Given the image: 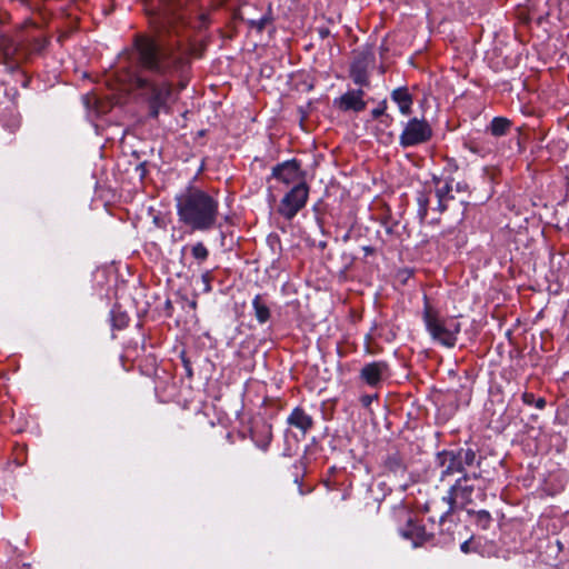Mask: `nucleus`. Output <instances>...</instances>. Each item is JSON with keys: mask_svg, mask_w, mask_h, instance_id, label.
I'll return each mask as SVG.
<instances>
[{"mask_svg": "<svg viewBox=\"0 0 569 569\" xmlns=\"http://www.w3.org/2000/svg\"><path fill=\"white\" fill-rule=\"evenodd\" d=\"M295 482L298 485L299 493L300 495H305V491L302 489L301 479H300V476L298 473L295 475Z\"/></svg>", "mask_w": 569, "mask_h": 569, "instance_id": "473e14b6", "label": "nucleus"}, {"mask_svg": "<svg viewBox=\"0 0 569 569\" xmlns=\"http://www.w3.org/2000/svg\"><path fill=\"white\" fill-rule=\"evenodd\" d=\"M112 328L121 330L128 326L129 318L126 312L112 309L110 312Z\"/></svg>", "mask_w": 569, "mask_h": 569, "instance_id": "4be33fe9", "label": "nucleus"}, {"mask_svg": "<svg viewBox=\"0 0 569 569\" xmlns=\"http://www.w3.org/2000/svg\"><path fill=\"white\" fill-rule=\"evenodd\" d=\"M433 131L425 118L413 117L405 124L399 136V144L403 149L427 143L432 138Z\"/></svg>", "mask_w": 569, "mask_h": 569, "instance_id": "0eeeda50", "label": "nucleus"}, {"mask_svg": "<svg viewBox=\"0 0 569 569\" xmlns=\"http://www.w3.org/2000/svg\"><path fill=\"white\" fill-rule=\"evenodd\" d=\"M179 87H180V90H182L186 87V83L181 81Z\"/></svg>", "mask_w": 569, "mask_h": 569, "instance_id": "58836bf2", "label": "nucleus"}, {"mask_svg": "<svg viewBox=\"0 0 569 569\" xmlns=\"http://www.w3.org/2000/svg\"><path fill=\"white\" fill-rule=\"evenodd\" d=\"M511 124V121L505 117H495L491 120L488 130L493 137H502L508 133Z\"/></svg>", "mask_w": 569, "mask_h": 569, "instance_id": "6ab92c4d", "label": "nucleus"}, {"mask_svg": "<svg viewBox=\"0 0 569 569\" xmlns=\"http://www.w3.org/2000/svg\"><path fill=\"white\" fill-rule=\"evenodd\" d=\"M49 40L40 34H18L16 38L0 36V51L7 64L17 68L33 54H41Z\"/></svg>", "mask_w": 569, "mask_h": 569, "instance_id": "7ed1b4c3", "label": "nucleus"}, {"mask_svg": "<svg viewBox=\"0 0 569 569\" xmlns=\"http://www.w3.org/2000/svg\"><path fill=\"white\" fill-rule=\"evenodd\" d=\"M385 467L395 475L403 473L406 470L405 460L399 452L389 453L385 459Z\"/></svg>", "mask_w": 569, "mask_h": 569, "instance_id": "a211bd4d", "label": "nucleus"}, {"mask_svg": "<svg viewBox=\"0 0 569 569\" xmlns=\"http://www.w3.org/2000/svg\"><path fill=\"white\" fill-rule=\"evenodd\" d=\"M363 250L367 254L372 253L373 249L371 247H363Z\"/></svg>", "mask_w": 569, "mask_h": 569, "instance_id": "c9c22d12", "label": "nucleus"}, {"mask_svg": "<svg viewBox=\"0 0 569 569\" xmlns=\"http://www.w3.org/2000/svg\"><path fill=\"white\" fill-rule=\"evenodd\" d=\"M287 422L306 435L313 426L312 417L302 408L296 407L287 418Z\"/></svg>", "mask_w": 569, "mask_h": 569, "instance_id": "2eb2a0df", "label": "nucleus"}, {"mask_svg": "<svg viewBox=\"0 0 569 569\" xmlns=\"http://www.w3.org/2000/svg\"><path fill=\"white\" fill-rule=\"evenodd\" d=\"M318 32H319V36L321 37V39H325V38L329 37V34H330V31L328 28H320L318 30Z\"/></svg>", "mask_w": 569, "mask_h": 569, "instance_id": "72a5a7b5", "label": "nucleus"}, {"mask_svg": "<svg viewBox=\"0 0 569 569\" xmlns=\"http://www.w3.org/2000/svg\"><path fill=\"white\" fill-rule=\"evenodd\" d=\"M182 362H183V367L186 369V373L189 378H191L193 376V371H192V367H191V362L186 359V358H182Z\"/></svg>", "mask_w": 569, "mask_h": 569, "instance_id": "c756f323", "label": "nucleus"}, {"mask_svg": "<svg viewBox=\"0 0 569 569\" xmlns=\"http://www.w3.org/2000/svg\"><path fill=\"white\" fill-rule=\"evenodd\" d=\"M547 402L545 398H538L535 399V402L532 406H535L537 409L542 410L546 407Z\"/></svg>", "mask_w": 569, "mask_h": 569, "instance_id": "7c9ffc66", "label": "nucleus"}, {"mask_svg": "<svg viewBox=\"0 0 569 569\" xmlns=\"http://www.w3.org/2000/svg\"><path fill=\"white\" fill-rule=\"evenodd\" d=\"M296 469H302L303 468V462L302 461H299L298 463H295L293 466Z\"/></svg>", "mask_w": 569, "mask_h": 569, "instance_id": "e433bc0d", "label": "nucleus"}, {"mask_svg": "<svg viewBox=\"0 0 569 569\" xmlns=\"http://www.w3.org/2000/svg\"><path fill=\"white\" fill-rule=\"evenodd\" d=\"M375 399H378V396L365 395L361 397L360 401L363 407H369Z\"/></svg>", "mask_w": 569, "mask_h": 569, "instance_id": "c85d7f7f", "label": "nucleus"}, {"mask_svg": "<svg viewBox=\"0 0 569 569\" xmlns=\"http://www.w3.org/2000/svg\"><path fill=\"white\" fill-rule=\"evenodd\" d=\"M365 91L362 89L349 90L338 99H335V106L341 111L360 112L366 108L363 100Z\"/></svg>", "mask_w": 569, "mask_h": 569, "instance_id": "ddd939ff", "label": "nucleus"}, {"mask_svg": "<svg viewBox=\"0 0 569 569\" xmlns=\"http://www.w3.org/2000/svg\"><path fill=\"white\" fill-rule=\"evenodd\" d=\"M187 248H188L187 246L182 247L181 252L183 253Z\"/></svg>", "mask_w": 569, "mask_h": 569, "instance_id": "a19ab883", "label": "nucleus"}, {"mask_svg": "<svg viewBox=\"0 0 569 569\" xmlns=\"http://www.w3.org/2000/svg\"><path fill=\"white\" fill-rule=\"evenodd\" d=\"M401 537L410 540L413 547H419L432 538V533L426 530V527L418 520L409 517L405 527L399 530Z\"/></svg>", "mask_w": 569, "mask_h": 569, "instance_id": "f8f14e48", "label": "nucleus"}, {"mask_svg": "<svg viewBox=\"0 0 569 569\" xmlns=\"http://www.w3.org/2000/svg\"><path fill=\"white\" fill-rule=\"evenodd\" d=\"M479 479H481V472L472 471L469 475L459 476L455 480L450 486L448 493L442 498L447 508L439 517L440 522H443L448 516L456 511V509H463L468 505L473 503L475 496H485V493L475 486V481H478Z\"/></svg>", "mask_w": 569, "mask_h": 569, "instance_id": "20e7f679", "label": "nucleus"}, {"mask_svg": "<svg viewBox=\"0 0 569 569\" xmlns=\"http://www.w3.org/2000/svg\"><path fill=\"white\" fill-rule=\"evenodd\" d=\"M271 178L287 186L305 181V173L301 171V163L297 159L286 160L276 164L271 171Z\"/></svg>", "mask_w": 569, "mask_h": 569, "instance_id": "9d476101", "label": "nucleus"}, {"mask_svg": "<svg viewBox=\"0 0 569 569\" xmlns=\"http://www.w3.org/2000/svg\"><path fill=\"white\" fill-rule=\"evenodd\" d=\"M252 308L254 311V317L260 325L266 323L270 319V317H271L270 308L264 302L261 295H257L252 299Z\"/></svg>", "mask_w": 569, "mask_h": 569, "instance_id": "f3484780", "label": "nucleus"}, {"mask_svg": "<svg viewBox=\"0 0 569 569\" xmlns=\"http://www.w3.org/2000/svg\"><path fill=\"white\" fill-rule=\"evenodd\" d=\"M179 221L193 231H210L219 217V201L208 192L189 187L176 197Z\"/></svg>", "mask_w": 569, "mask_h": 569, "instance_id": "f03ea898", "label": "nucleus"}, {"mask_svg": "<svg viewBox=\"0 0 569 569\" xmlns=\"http://www.w3.org/2000/svg\"><path fill=\"white\" fill-rule=\"evenodd\" d=\"M309 186L306 181H299L284 193L278 206V213L288 221H291L298 212L303 209L309 198Z\"/></svg>", "mask_w": 569, "mask_h": 569, "instance_id": "6e6552de", "label": "nucleus"}, {"mask_svg": "<svg viewBox=\"0 0 569 569\" xmlns=\"http://www.w3.org/2000/svg\"><path fill=\"white\" fill-rule=\"evenodd\" d=\"M211 280H212V272L210 270H207L201 274V281L203 283V291L207 293L212 290Z\"/></svg>", "mask_w": 569, "mask_h": 569, "instance_id": "bb28decb", "label": "nucleus"}, {"mask_svg": "<svg viewBox=\"0 0 569 569\" xmlns=\"http://www.w3.org/2000/svg\"><path fill=\"white\" fill-rule=\"evenodd\" d=\"M271 22V18L268 14H263L259 19H250L248 20V26L250 29H254L257 32H262L267 24Z\"/></svg>", "mask_w": 569, "mask_h": 569, "instance_id": "5701e85b", "label": "nucleus"}, {"mask_svg": "<svg viewBox=\"0 0 569 569\" xmlns=\"http://www.w3.org/2000/svg\"><path fill=\"white\" fill-rule=\"evenodd\" d=\"M386 231H387L388 233H391V232H392V228H391V227H386Z\"/></svg>", "mask_w": 569, "mask_h": 569, "instance_id": "ea45409f", "label": "nucleus"}, {"mask_svg": "<svg viewBox=\"0 0 569 569\" xmlns=\"http://www.w3.org/2000/svg\"><path fill=\"white\" fill-rule=\"evenodd\" d=\"M460 549L462 552L468 553L469 552V541H463L460 546Z\"/></svg>", "mask_w": 569, "mask_h": 569, "instance_id": "f704fd0d", "label": "nucleus"}, {"mask_svg": "<svg viewBox=\"0 0 569 569\" xmlns=\"http://www.w3.org/2000/svg\"><path fill=\"white\" fill-rule=\"evenodd\" d=\"M535 395L532 392H523L522 393V401L527 406H532L535 402Z\"/></svg>", "mask_w": 569, "mask_h": 569, "instance_id": "cd10ccee", "label": "nucleus"}, {"mask_svg": "<svg viewBox=\"0 0 569 569\" xmlns=\"http://www.w3.org/2000/svg\"><path fill=\"white\" fill-rule=\"evenodd\" d=\"M453 189L457 192H466L468 190V184L466 182H457Z\"/></svg>", "mask_w": 569, "mask_h": 569, "instance_id": "2f4dec72", "label": "nucleus"}, {"mask_svg": "<svg viewBox=\"0 0 569 569\" xmlns=\"http://www.w3.org/2000/svg\"><path fill=\"white\" fill-rule=\"evenodd\" d=\"M477 520L482 528H487L491 521V516L487 510H479L477 512Z\"/></svg>", "mask_w": 569, "mask_h": 569, "instance_id": "a878e982", "label": "nucleus"}, {"mask_svg": "<svg viewBox=\"0 0 569 569\" xmlns=\"http://www.w3.org/2000/svg\"><path fill=\"white\" fill-rule=\"evenodd\" d=\"M418 216L421 220H425L428 214V207H429V198L425 192H420L418 198Z\"/></svg>", "mask_w": 569, "mask_h": 569, "instance_id": "b1692460", "label": "nucleus"}, {"mask_svg": "<svg viewBox=\"0 0 569 569\" xmlns=\"http://www.w3.org/2000/svg\"><path fill=\"white\" fill-rule=\"evenodd\" d=\"M389 376L390 367L388 362L383 360L368 362L359 372L361 381L372 388L379 387L383 380L389 378Z\"/></svg>", "mask_w": 569, "mask_h": 569, "instance_id": "9b49d317", "label": "nucleus"}, {"mask_svg": "<svg viewBox=\"0 0 569 569\" xmlns=\"http://www.w3.org/2000/svg\"><path fill=\"white\" fill-rule=\"evenodd\" d=\"M376 58L372 51L361 50L355 54L350 64V78L360 87L369 86V72L375 68Z\"/></svg>", "mask_w": 569, "mask_h": 569, "instance_id": "1a4fd4ad", "label": "nucleus"}, {"mask_svg": "<svg viewBox=\"0 0 569 569\" xmlns=\"http://www.w3.org/2000/svg\"><path fill=\"white\" fill-rule=\"evenodd\" d=\"M190 253L196 262L200 266L209 258V249L202 241H198L190 247Z\"/></svg>", "mask_w": 569, "mask_h": 569, "instance_id": "412c9836", "label": "nucleus"}, {"mask_svg": "<svg viewBox=\"0 0 569 569\" xmlns=\"http://www.w3.org/2000/svg\"><path fill=\"white\" fill-rule=\"evenodd\" d=\"M481 457L472 448H458L451 450H442L436 455L435 465L440 469L439 479L446 481L448 477L455 475H469L468 468L472 466L479 467Z\"/></svg>", "mask_w": 569, "mask_h": 569, "instance_id": "39448f33", "label": "nucleus"}, {"mask_svg": "<svg viewBox=\"0 0 569 569\" xmlns=\"http://www.w3.org/2000/svg\"><path fill=\"white\" fill-rule=\"evenodd\" d=\"M251 439L253 440L257 448L262 451H267L272 439L270 427H264L261 432L251 430Z\"/></svg>", "mask_w": 569, "mask_h": 569, "instance_id": "aec40b11", "label": "nucleus"}, {"mask_svg": "<svg viewBox=\"0 0 569 569\" xmlns=\"http://www.w3.org/2000/svg\"><path fill=\"white\" fill-rule=\"evenodd\" d=\"M386 109H387V101L383 100L379 103V106L377 108L372 109V111H371L372 118L378 119L380 117H385V119L381 120V122H385L386 124H388L389 122L392 121V117L385 113Z\"/></svg>", "mask_w": 569, "mask_h": 569, "instance_id": "393cba45", "label": "nucleus"}, {"mask_svg": "<svg viewBox=\"0 0 569 569\" xmlns=\"http://www.w3.org/2000/svg\"><path fill=\"white\" fill-rule=\"evenodd\" d=\"M433 182L436 184L435 194L438 199V204L436 210L440 213L445 212L448 209V202L453 200L455 197L452 194L453 186L452 179L442 180L438 177H433Z\"/></svg>", "mask_w": 569, "mask_h": 569, "instance_id": "4468645a", "label": "nucleus"}, {"mask_svg": "<svg viewBox=\"0 0 569 569\" xmlns=\"http://www.w3.org/2000/svg\"><path fill=\"white\" fill-rule=\"evenodd\" d=\"M422 318L427 331L435 341L447 348L456 346L457 336L460 332V323L455 319L441 318L439 312L430 307L426 297Z\"/></svg>", "mask_w": 569, "mask_h": 569, "instance_id": "423d86ee", "label": "nucleus"}, {"mask_svg": "<svg viewBox=\"0 0 569 569\" xmlns=\"http://www.w3.org/2000/svg\"><path fill=\"white\" fill-rule=\"evenodd\" d=\"M390 97L398 104L401 114L409 116L412 112L413 98L407 87L396 88Z\"/></svg>", "mask_w": 569, "mask_h": 569, "instance_id": "dca6fc26", "label": "nucleus"}, {"mask_svg": "<svg viewBox=\"0 0 569 569\" xmlns=\"http://www.w3.org/2000/svg\"><path fill=\"white\" fill-rule=\"evenodd\" d=\"M133 60L140 73L131 76V84L148 107V116L157 119L160 112H171L172 78L186 68L184 58L171 47L154 39L138 36L133 42Z\"/></svg>", "mask_w": 569, "mask_h": 569, "instance_id": "f257e3e1", "label": "nucleus"}, {"mask_svg": "<svg viewBox=\"0 0 569 569\" xmlns=\"http://www.w3.org/2000/svg\"><path fill=\"white\" fill-rule=\"evenodd\" d=\"M190 307H191V308H193V309H196V307H197V302H196V301H192V302L190 303Z\"/></svg>", "mask_w": 569, "mask_h": 569, "instance_id": "4c0bfd02", "label": "nucleus"}]
</instances>
